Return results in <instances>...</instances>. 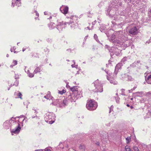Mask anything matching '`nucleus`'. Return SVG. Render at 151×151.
I'll return each instance as SVG.
<instances>
[{"label": "nucleus", "instance_id": "f257e3e1", "mask_svg": "<svg viewBox=\"0 0 151 151\" xmlns=\"http://www.w3.org/2000/svg\"><path fill=\"white\" fill-rule=\"evenodd\" d=\"M67 17L68 19L70 18V19L71 20H70V22H59L57 25V29L59 31H62L63 29L65 27V25H66L67 24H68L69 25H70V24H71V25H70V27L71 29L75 28L76 25L73 23V20H75L76 18V16H72L70 17Z\"/></svg>", "mask_w": 151, "mask_h": 151}, {"label": "nucleus", "instance_id": "f03ea898", "mask_svg": "<svg viewBox=\"0 0 151 151\" xmlns=\"http://www.w3.org/2000/svg\"><path fill=\"white\" fill-rule=\"evenodd\" d=\"M55 117V114L52 112H47L44 115L45 121L50 124L54 122Z\"/></svg>", "mask_w": 151, "mask_h": 151}, {"label": "nucleus", "instance_id": "7ed1b4c3", "mask_svg": "<svg viewBox=\"0 0 151 151\" xmlns=\"http://www.w3.org/2000/svg\"><path fill=\"white\" fill-rule=\"evenodd\" d=\"M93 85L95 88L93 89V91L96 92H102L103 91V86L101 81H99L98 79L97 80L93 82Z\"/></svg>", "mask_w": 151, "mask_h": 151}, {"label": "nucleus", "instance_id": "20e7f679", "mask_svg": "<svg viewBox=\"0 0 151 151\" xmlns=\"http://www.w3.org/2000/svg\"><path fill=\"white\" fill-rule=\"evenodd\" d=\"M97 107V104L93 100H90L87 103L86 105L87 109L89 110L92 111L95 110Z\"/></svg>", "mask_w": 151, "mask_h": 151}, {"label": "nucleus", "instance_id": "39448f33", "mask_svg": "<svg viewBox=\"0 0 151 151\" xmlns=\"http://www.w3.org/2000/svg\"><path fill=\"white\" fill-rule=\"evenodd\" d=\"M53 104L56 105L60 107H62L63 106H65L67 104V100L64 99L62 101L61 99H59L56 100L55 101L52 103Z\"/></svg>", "mask_w": 151, "mask_h": 151}, {"label": "nucleus", "instance_id": "423d86ee", "mask_svg": "<svg viewBox=\"0 0 151 151\" xmlns=\"http://www.w3.org/2000/svg\"><path fill=\"white\" fill-rule=\"evenodd\" d=\"M123 45V43L121 44V43H119V42L117 41H116L114 42V45L115 47H112L111 50H114V49H115V50H114L113 52L116 55H119L120 54V50H119V49L118 48V47H121L122 46V45Z\"/></svg>", "mask_w": 151, "mask_h": 151}, {"label": "nucleus", "instance_id": "0eeeda50", "mask_svg": "<svg viewBox=\"0 0 151 151\" xmlns=\"http://www.w3.org/2000/svg\"><path fill=\"white\" fill-rule=\"evenodd\" d=\"M116 36L118 38H121L124 40L126 41L127 40V35L125 33H123L122 31H119L115 33Z\"/></svg>", "mask_w": 151, "mask_h": 151}, {"label": "nucleus", "instance_id": "6e6552de", "mask_svg": "<svg viewBox=\"0 0 151 151\" xmlns=\"http://www.w3.org/2000/svg\"><path fill=\"white\" fill-rule=\"evenodd\" d=\"M15 120V118H12L11 119L6 121L4 122L3 125L6 129H9L12 125L13 124V122Z\"/></svg>", "mask_w": 151, "mask_h": 151}, {"label": "nucleus", "instance_id": "1a4fd4ad", "mask_svg": "<svg viewBox=\"0 0 151 151\" xmlns=\"http://www.w3.org/2000/svg\"><path fill=\"white\" fill-rule=\"evenodd\" d=\"M12 126H15V129H11V132L15 134L18 133L21 129L20 124L17 123L16 122H13Z\"/></svg>", "mask_w": 151, "mask_h": 151}, {"label": "nucleus", "instance_id": "9d476101", "mask_svg": "<svg viewBox=\"0 0 151 151\" xmlns=\"http://www.w3.org/2000/svg\"><path fill=\"white\" fill-rule=\"evenodd\" d=\"M74 93H72L68 96V99L70 100L71 102H75L77 99V95Z\"/></svg>", "mask_w": 151, "mask_h": 151}, {"label": "nucleus", "instance_id": "9b49d317", "mask_svg": "<svg viewBox=\"0 0 151 151\" xmlns=\"http://www.w3.org/2000/svg\"><path fill=\"white\" fill-rule=\"evenodd\" d=\"M24 116L23 115H21L19 117H17L15 119H19L17 120L18 122L17 123H18L20 124V126H21V125L22 126H23V122L25 119L27 118L26 117H24Z\"/></svg>", "mask_w": 151, "mask_h": 151}, {"label": "nucleus", "instance_id": "f8f14e48", "mask_svg": "<svg viewBox=\"0 0 151 151\" xmlns=\"http://www.w3.org/2000/svg\"><path fill=\"white\" fill-rule=\"evenodd\" d=\"M68 7L67 6L62 5L60 8V10L64 14H67L68 11Z\"/></svg>", "mask_w": 151, "mask_h": 151}, {"label": "nucleus", "instance_id": "ddd939ff", "mask_svg": "<svg viewBox=\"0 0 151 151\" xmlns=\"http://www.w3.org/2000/svg\"><path fill=\"white\" fill-rule=\"evenodd\" d=\"M129 32L130 35H135L137 33V29L136 27H133L130 29Z\"/></svg>", "mask_w": 151, "mask_h": 151}, {"label": "nucleus", "instance_id": "4468645a", "mask_svg": "<svg viewBox=\"0 0 151 151\" xmlns=\"http://www.w3.org/2000/svg\"><path fill=\"white\" fill-rule=\"evenodd\" d=\"M20 0H12V6L13 7L15 6H21Z\"/></svg>", "mask_w": 151, "mask_h": 151}, {"label": "nucleus", "instance_id": "2eb2a0df", "mask_svg": "<svg viewBox=\"0 0 151 151\" xmlns=\"http://www.w3.org/2000/svg\"><path fill=\"white\" fill-rule=\"evenodd\" d=\"M30 118L32 121L35 123L39 122L40 119V117L37 116L36 114L35 116L32 115Z\"/></svg>", "mask_w": 151, "mask_h": 151}, {"label": "nucleus", "instance_id": "dca6fc26", "mask_svg": "<svg viewBox=\"0 0 151 151\" xmlns=\"http://www.w3.org/2000/svg\"><path fill=\"white\" fill-rule=\"evenodd\" d=\"M106 77L107 80L109 81L111 83L113 84L114 85H116L117 84V82L115 81L113 78L111 77H109L108 76H106Z\"/></svg>", "mask_w": 151, "mask_h": 151}, {"label": "nucleus", "instance_id": "f3484780", "mask_svg": "<svg viewBox=\"0 0 151 151\" xmlns=\"http://www.w3.org/2000/svg\"><path fill=\"white\" fill-rule=\"evenodd\" d=\"M116 37V35L114 34H113L112 35L110 38H109V41H110L111 42H114H114H116V41H117V42H119V43H121L122 44L123 43L121 42H120V41H115L114 39H115Z\"/></svg>", "mask_w": 151, "mask_h": 151}, {"label": "nucleus", "instance_id": "a211bd4d", "mask_svg": "<svg viewBox=\"0 0 151 151\" xmlns=\"http://www.w3.org/2000/svg\"><path fill=\"white\" fill-rule=\"evenodd\" d=\"M14 96L16 98H19L21 99H22V95L21 93L19 91H17L14 93Z\"/></svg>", "mask_w": 151, "mask_h": 151}, {"label": "nucleus", "instance_id": "6ab92c4d", "mask_svg": "<svg viewBox=\"0 0 151 151\" xmlns=\"http://www.w3.org/2000/svg\"><path fill=\"white\" fill-rule=\"evenodd\" d=\"M78 88L77 86H74L70 88L71 91L72 92V93H74L75 94H77L78 92Z\"/></svg>", "mask_w": 151, "mask_h": 151}, {"label": "nucleus", "instance_id": "aec40b11", "mask_svg": "<svg viewBox=\"0 0 151 151\" xmlns=\"http://www.w3.org/2000/svg\"><path fill=\"white\" fill-rule=\"evenodd\" d=\"M59 22H58L57 24V25H56L54 23L52 22H50V24H49L48 25V26H49V27L50 29H54L55 27H56V26H57L56 28H57V25H58V23Z\"/></svg>", "mask_w": 151, "mask_h": 151}, {"label": "nucleus", "instance_id": "412c9836", "mask_svg": "<svg viewBox=\"0 0 151 151\" xmlns=\"http://www.w3.org/2000/svg\"><path fill=\"white\" fill-rule=\"evenodd\" d=\"M133 96L137 97H142L143 95L142 92H137L133 93Z\"/></svg>", "mask_w": 151, "mask_h": 151}, {"label": "nucleus", "instance_id": "4be33fe9", "mask_svg": "<svg viewBox=\"0 0 151 151\" xmlns=\"http://www.w3.org/2000/svg\"><path fill=\"white\" fill-rule=\"evenodd\" d=\"M122 65V63H119L116 65L115 69L117 70L120 69L121 68V67Z\"/></svg>", "mask_w": 151, "mask_h": 151}, {"label": "nucleus", "instance_id": "5701e85b", "mask_svg": "<svg viewBox=\"0 0 151 151\" xmlns=\"http://www.w3.org/2000/svg\"><path fill=\"white\" fill-rule=\"evenodd\" d=\"M41 71V68L40 67H37L35 70L34 71V73H37L38 72H40Z\"/></svg>", "mask_w": 151, "mask_h": 151}, {"label": "nucleus", "instance_id": "b1692460", "mask_svg": "<svg viewBox=\"0 0 151 151\" xmlns=\"http://www.w3.org/2000/svg\"><path fill=\"white\" fill-rule=\"evenodd\" d=\"M28 75V76L30 78L33 77L34 76V74L33 73H30L29 70H27V71H25Z\"/></svg>", "mask_w": 151, "mask_h": 151}, {"label": "nucleus", "instance_id": "393cba45", "mask_svg": "<svg viewBox=\"0 0 151 151\" xmlns=\"http://www.w3.org/2000/svg\"><path fill=\"white\" fill-rule=\"evenodd\" d=\"M146 80L148 83L151 84V75L149 76Z\"/></svg>", "mask_w": 151, "mask_h": 151}, {"label": "nucleus", "instance_id": "a878e982", "mask_svg": "<svg viewBox=\"0 0 151 151\" xmlns=\"http://www.w3.org/2000/svg\"><path fill=\"white\" fill-rule=\"evenodd\" d=\"M121 78H120L122 80H126L127 78V75L124 74L121 75Z\"/></svg>", "mask_w": 151, "mask_h": 151}, {"label": "nucleus", "instance_id": "bb28decb", "mask_svg": "<svg viewBox=\"0 0 151 151\" xmlns=\"http://www.w3.org/2000/svg\"><path fill=\"white\" fill-rule=\"evenodd\" d=\"M44 98L47 99H51V96H50V92H48V94L44 96Z\"/></svg>", "mask_w": 151, "mask_h": 151}, {"label": "nucleus", "instance_id": "cd10ccee", "mask_svg": "<svg viewBox=\"0 0 151 151\" xmlns=\"http://www.w3.org/2000/svg\"><path fill=\"white\" fill-rule=\"evenodd\" d=\"M133 80V79L132 78V77L131 76L127 75L126 80L127 81H132Z\"/></svg>", "mask_w": 151, "mask_h": 151}, {"label": "nucleus", "instance_id": "c85d7f7f", "mask_svg": "<svg viewBox=\"0 0 151 151\" xmlns=\"http://www.w3.org/2000/svg\"><path fill=\"white\" fill-rule=\"evenodd\" d=\"M12 63L13 64L11 65L10 66V67L12 68L13 67V66L16 65L17 64V61L16 60H13Z\"/></svg>", "mask_w": 151, "mask_h": 151}, {"label": "nucleus", "instance_id": "c756f323", "mask_svg": "<svg viewBox=\"0 0 151 151\" xmlns=\"http://www.w3.org/2000/svg\"><path fill=\"white\" fill-rule=\"evenodd\" d=\"M66 91L64 90H63L61 91H58V93H59L60 94H63L65 93Z\"/></svg>", "mask_w": 151, "mask_h": 151}, {"label": "nucleus", "instance_id": "7c9ffc66", "mask_svg": "<svg viewBox=\"0 0 151 151\" xmlns=\"http://www.w3.org/2000/svg\"><path fill=\"white\" fill-rule=\"evenodd\" d=\"M126 140L127 143H129L131 141V139L130 137H127V138H126Z\"/></svg>", "mask_w": 151, "mask_h": 151}, {"label": "nucleus", "instance_id": "2f4dec72", "mask_svg": "<svg viewBox=\"0 0 151 151\" xmlns=\"http://www.w3.org/2000/svg\"><path fill=\"white\" fill-rule=\"evenodd\" d=\"M140 61L139 60H138L137 61V62H134V63H132V64L131 65L132 66H133V67H135V66H136V65H135V64H137V63H140Z\"/></svg>", "mask_w": 151, "mask_h": 151}, {"label": "nucleus", "instance_id": "473e14b6", "mask_svg": "<svg viewBox=\"0 0 151 151\" xmlns=\"http://www.w3.org/2000/svg\"><path fill=\"white\" fill-rule=\"evenodd\" d=\"M146 96L147 97H151V91H149V92L146 93Z\"/></svg>", "mask_w": 151, "mask_h": 151}, {"label": "nucleus", "instance_id": "72a5a7b5", "mask_svg": "<svg viewBox=\"0 0 151 151\" xmlns=\"http://www.w3.org/2000/svg\"><path fill=\"white\" fill-rule=\"evenodd\" d=\"M127 58L126 57H124L121 60V62L123 63H124V62L126 61Z\"/></svg>", "mask_w": 151, "mask_h": 151}, {"label": "nucleus", "instance_id": "f704fd0d", "mask_svg": "<svg viewBox=\"0 0 151 151\" xmlns=\"http://www.w3.org/2000/svg\"><path fill=\"white\" fill-rule=\"evenodd\" d=\"M125 90L124 89H122L121 90V94L123 95V96H125V93L124 92Z\"/></svg>", "mask_w": 151, "mask_h": 151}, {"label": "nucleus", "instance_id": "c9c22d12", "mask_svg": "<svg viewBox=\"0 0 151 151\" xmlns=\"http://www.w3.org/2000/svg\"><path fill=\"white\" fill-rule=\"evenodd\" d=\"M125 149L126 151H131L130 149L128 146H126L125 147Z\"/></svg>", "mask_w": 151, "mask_h": 151}, {"label": "nucleus", "instance_id": "e433bc0d", "mask_svg": "<svg viewBox=\"0 0 151 151\" xmlns=\"http://www.w3.org/2000/svg\"><path fill=\"white\" fill-rule=\"evenodd\" d=\"M19 84V81H18L16 80L15 82H14L13 85L15 86H18Z\"/></svg>", "mask_w": 151, "mask_h": 151}, {"label": "nucleus", "instance_id": "4c0bfd02", "mask_svg": "<svg viewBox=\"0 0 151 151\" xmlns=\"http://www.w3.org/2000/svg\"><path fill=\"white\" fill-rule=\"evenodd\" d=\"M94 38L97 42L99 43L100 42L99 41V40L97 39V36L96 35H94Z\"/></svg>", "mask_w": 151, "mask_h": 151}, {"label": "nucleus", "instance_id": "58836bf2", "mask_svg": "<svg viewBox=\"0 0 151 151\" xmlns=\"http://www.w3.org/2000/svg\"><path fill=\"white\" fill-rule=\"evenodd\" d=\"M118 70L115 69V71L114 73V76H116L118 73Z\"/></svg>", "mask_w": 151, "mask_h": 151}, {"label": "nucleus", "instance_id": "ea45409f", "mask_svg": "<svg viewBox=\"0 0 151 151\" xmlns=\"http://www.w3.org/2000/svg\"><path fill=\"white\" fill-rule=\"evenodd\" d=\"M32 110L34 111V113L36 115V114H37L38 113V112L37 111V110L36 109H35L33 108L32 109Z\"/></svg>", "mask_w": 151, "mask_h": 151}, {"label": "nucleus", "instance_id": "a19ab883", "mask_svg": "<svg viewBox=\"0 0 151 151\" xmlns=\"http://www.w3.org/2000/svg\"><path fill=\"white\" fill-rule=\"evenodd\" d=\"M133 149L134 151H139L137 147H134Z\"/></svg>", "mask_w": 151, "mask_h": 151}, {"label": "nucleus", "instance_id": "79ce46f5", "mask_svg": "<svg viewBox=\"0 0 151 151\" xmlns=\"http://www.w3.org/2000/svg\"><path fill=\"white\" fill-rule=\"evenodd\" d=\"M105 71L107 74V76H110L111 75V73L110 72H109V71L105 70Z\"/></svg>", "mask_w": 151, "mask_h": 151}, {"label": "nucleus", "instance_id": "37998d69", "mask_svg": "<svg viewBox=\"0 0 151 151\" xmlns=\"http://www.w3.org/2000/svg\"><path fill=\"white\" fill-rule=\"evenodd\" d=\"M119 98L117 97L116 98V101L117 103H118L119 102Z\"/></svg>", "mask_w": 151, "mask_h": 151}, {"label": "nucleus", "instance_id": "c03bdc74", "mask_svg": "<svg viewBox=\"0 0 151 151\" xmlns=\"http://www.w3.org/2000/svg\"><path fill=\"white\" fill-rule=\"evenodd\" d=\"M16 48L15 47H14L12 48H11V51L12 52H13L14 50L16 49Z\"/></svg>", "mask_w": 151, "mask_h": 151}, {"label": "nucleus", "instance_id": "a18cd8bd", "mask_svg": "<svg viewBox=\"0 0 151 151\" xmlns=\"http://www.w3.org/2000/svg\"><path fill=\"white\" fill-rule=\"evenodd\" d=\"M137 88V87L135 86L133 88L131 89V91H133L134 90Z\"/></svg>", "mask_w": 151, "mask_h": 151}, {"label": "nucleus", "instance_id": "49530a36", "mask_svg": "<svg viewBox=\"0 0 151 151\" xmlns=\"http://www.w3.org/2000/svg\"><path fill=\"white\" fill-rule=\"evenodd\" d=\"M44 151H51V150L49 149H45Z\"/></svg>", "mask_w": 151, "mask_h": 151}, {"label": "nucleus", "instance_id": "de8ad7c7", "mask_svg": "<svg viewBox=\"0 0 151 151\" xmlns=\"http://www.w3.org/2000/svg\"><path fill=\"white\" fill-rule=\"evenodd\" d=\"M84 147L83 146L81 145L80 147V148L81 149L84 148Z\"/></svg>", "mask_w": 151, "mask_h": 151}, {"label": "nucleus", "instance_id": "09e8293b", "mask_svg": "<svg viewBox=\"0 0 151 151\" xmlns=\"http://www.w3.org/2000/svg\"><path fill=\"white\" fill-rule=\"evenodd\" d=\"M151 42V40L150 39L148 41H147L146 42V43H147L148 44H149Z\"/></svg>", "mask_w": 151, "mask_h": 151}, {"label": "nucleus", "instance_id": "8fccbe9b", "mask_svg": "<svg viewBox=\"0 0 151 151\" xmlns=\"http://www.w3.org/2000/svg\"><path fill=\"white\" fill-rule=\"evenodd\" d=\"M71 66L72 68H74V67H76H76L77 66V65H76V66H75L74 65V64H73V65H71Z\"/></svg>", "mask_w": 151, "mask_h": 151}, {"label": "nucleus", "instance_id": "3c124183", "mask_svg": "<svg viewBox=\"0 0 151 151\" xmlns=\"http://www.w3.org/2000/svg\"><path fill=\"white\" fill-rule=\"evenodd\" d=\"M113 108V107L112 106H111V107L110 108V111H109V113H110L111 112V108Z\"/></svg>", "mask_w": 151, "mask_h": 151}, {"label": "nucleus", "instance_id": "603ef678", "mask_svg": "<svg viewBox=\"0 0 151 151\" xmlns=\"http://www.w3.org/2000/svg\"><path fill=\"white\" fill-rule=\"evenodd\" d=\"M35 13H36V16H37L38 17L39 16V14L38 13H37V12L36 11H35Z\"/></svg>", "mask_w": 151, "mask_h": 151}, {"label": "nucleus", "instance_id": "864d4df0", "mask_svg": "<svg viewBox=\"0 0 151 151\" xmlns=\"http://www.w3.org/2000/svg\"><path fill=\"white\" fill-rule=\"evenodd\" d=\"M18 78H19L18 75H17H17H16L15 79H18Z\"/></svg>", "mask_w": 151, "mask_h": 151}, {"label": "nucleus", "instance_id": "5fc2aeb1", "mask_svg": "<svg viewBox=\"0 0 151 151\" xmlns=\"http://www.w3.org/2000/svg\"><path fill=\"white\" fill-rule=\"evenodd\" d=\"M26 50V49L25 48H23L22 49L23 52H24Z\"/></svg>", "mask_w": 151, "mask_h": 151}, {"label": "nucleus", "instance_id": "6e6d98bb", "mask_svg": "<svg viewBox=\"0 0 151 151\" xmlns=\"http://www.w3.org/2000/svg\"><path fill=\"white\" fill-rule=\"evenodd\" d=\"M42 151V150H36L35 151Z\"/></svg>", "mask_w": 151, "mask_h": 151}, {"label": "nucleus", "instance_id": "4d7b16f0", "mask_svg": "<svg viewBox=\"0 0 151 151\" xmlns=\"http://www.w3.org/2000/svg\"><path fill=\"white\" fill-rule=\"evenodd\" d=\"M88 36H86L85 37V38H84V39H85V40H86V39H87V38H88Z\"/></svg>", "mask_w": 151, "mask_h": 151}, {"label": "nucleus", "instance_id": "13d9d810", "mask_svg": "<svg viewBox=\"0 0 151 151\" xmlns=\"http://www.w3.org/2000/svg\"><path fill=\"white\" fill-rule=\"evenodd\" d=\"M96 144L98 145H99V142H97L96 143Z\"/></svg>", "mask_w": 151, "mask_h": 151}, {"label": "nucleus", "instance_id": "bf43d9fd", "mask_svg": "<svg viewBox=\"0 0 151 151\" xmlns=\"http://www.w3.org/2000/svg\"><path fill=\"white\" fill-rule=\"evenodd\" d=\"M44 14L45 15H46L47 14V12H44Z\"/></svg>", "mask_w": 151, "mask_h": 151}, {"label": "nucleus", "instance_id": "052dcab7", "mask_svg": "<svg viewBox=\"0 0 151 151\" xmlns=\"http://www.w3.org/2000/svg\"><path fill=\"white\" fill-rule=\"evenodd\" d=\"M128 91H129V93H131L132 92V91H131V90H129Z\"/></svg>", "mask_w": 151, "mask_h": 151}, {"label": "nucleus", "instance_id": "680f3d73", "mask_svg": "<svg viewBox=\"0 0 151 151\" xmlns=\"http://www.w3.org/2000/svg\"><path fill=\"white\" fill-rule=\"evenodd\" d=\"M86 28H87L89 30H90V29L89 28V27H87V28H86L85 29H86Z\"/></svg>", "mask_w": 151, "mask_h": 151}, {"label": "nucleus", "instance_id": "e2e57ef3", "mask_svg": "<svg viewBox=\"0 0 151 151\" xmlns=\"http://www.w3.org/2000/svg\"><path fill=\"white\" fill-rule=\"evenodd\" d=\"M9 55H8V54H7L6 55V57H9Z\"/></svg>", "mask_w": 151, "mask_h": 151}, {"label": "nucleus", "instance_id": "0e129e2a", "mask_svg": "<svg viewBox=\"0 0 151 151\" xmlns=\"http://www.w3.org/2000/svg\"><path fill=\"white\" fill-rule=\"evenodd\" d=\"M149 12L151 14V9H150V10L149 11Z\"/></svg>", "mask_w": 151, "mask_h": 151}, {"label": "nucleus", "instance_id": "69168bd1", "mask_svg": "<svg viewBox=\"0 0 151 151\" xmlns=\"http://www.w3.org/2000/svg\"><path fill=\"white\" fill-rule=\"evenodd\" d=\"M127 106H128V107H129V105L128 104H127Z\"/></svg>", "mask_w": 151, "mask_h": 151}, {"label": "nucleus", "instance_id": "338daca9", "mask_svg": "<svg viewBox=\"0 0 151 151\" xmlns=\"http://www.w3.org/2000/svg\"><path fill=\"white\" fill-rule=\"evenodd\" d=\"M73 62L74 63V64H75V62L74 60H73Z\"/></svg>", "mask_w": 151, "mask_h": 151}, {"label": "nucleus", "instance_id": "774afa93", "mask_svg": "<svg viewBox=\"0 0 151 151\" xmlns=\"http://www.w3.org/2000/svg\"><path fill=\"white\" fill-rule=\"evenodd\" d=\"M130 99L131 100H132L133 99V98H131Z\"/></svg>", "mask_w": 151, "mask_h": 151}]
</instances>
